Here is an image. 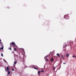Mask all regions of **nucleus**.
Listing matches in <instances>:
<instances>
[{
	"label": "nucleus",
	"mask_w": 76,
	"mask_h": 76,
	"mask_svg": "<svg viewBox=\"0 0 76 76\" xmlns=\"http://www.w3.org/2000/svg\"><path fill=\"white\" fill-rule=\"evenodd\" d=\"M10 47H11V45H12L14 48H16L18 47L17 45H16V44H15V42H11V43H10Z\"/></svg>",
	"instance_id": "1"
},
{
	"label": "nucleus",
	"mask_w": 76,
	"mask_h": 76,
	"mask_svg": "<svg viewBox=\"0 0 76 76\" xmlns=\"http://www.w3.org/2000/svg\"><path fill=\"white\" fill-rule=\"evenodd\" d=\"M64 18H66V19H69V15H66L64 16Z\"/></svg>",
	"instance_id": "2"
},
{
	"label": "nucleus",
	"mask_w": 76,
	"mask_h": 76,
	"mask_svg": "<svg viewBox=\"0 0 76 76\" xmlns=\"http://www.w3.org/2000/svg\"><path fill=\"white\" fill-rule=\"evenodd\" d=\"M69 44L71 45V46H72V44H73V42L72 41H70L69 42Z\"/></svg>",
	"instance_id": "3"
},
{
	"label": "nucleus",
	"mask_w": 76,
	"mask_h": 76,
	"mask_svg": "<svg viewBox=\"0 0 76 76\" xmlns=\"http://www.w3.org/2000/svg\"><path fill=\"white\" fill-rule=\"evenodd\" d=\"M66 56L67 57H69V53H67L66 54Z\"/></svg>",
	"instance_id": "4"
},
{
	"label": "nucleus",
	"mask_w": 76,
	"mask_h": 76,
	"mask_svg": "<svg viewBox=\"0 0 76 76\" xmlns=\"http://www.w3.org/2000/svg\"><path fill=\"white\" fill-rule=\"evenodd\" d=\"M7 71H8L9 70V67L7 66Z\"/></svg>",
	"instance_id": "5"
},
{
	"label": "nucleus",
	"mask_w": 76,
	"mask_h": 76,
	"mask_svg": "<svg viewBox=\"0 0 76 76\" xmlns=\"http://www.w3.org/2000/svg\"><path fill=\"white\" fill-rule=\"evenodd\" d=\"M10 71H8V75H10Z\"/></svg>",
	"instance_id": "6"
},
{
	"label": "nucleus",
	"mask_w": 76,
	"mask_h": 76,
	"mask_svg": "<svg viewBox=\"0 0 76 76\" xmlns=\"http://www.w3.org/2000/svg\"><path fill=\"white\" fill-rule=\"evenodd\" d=\"M64 46H65V47H66V46H67V45H66V44L65 43V45H64Z\"/></svg>",
	"instance_id": "7"
},
{
	"label": "nucleus",
	"mask_w": 76,
	"mask_h": 76,
	"mask_svg": "<svg viewBox=\"0 0 76 76\" xmlns=\"http://www.w3.org/2000/svg\"><path fill=\"white\" fill-rule=\"evenodd\" d=\"M56 55L58 56V57H60V55H59V54H58V53H57Z\"/></svg>",
	"instance_id": "8"
},
{
	"label": "nucleus",
	"mask_w": 76,
	"mask_h": 76,
	"mask_svg": "<svg viewBox=\"0 0 76 76\" xmlns=\"http://www.w3.org/2000/svg\"><path fill=\"white\" fill-rule=\"evenodd\" d=\"M17 63V61H14V64H16Z\"/></svg>",
	"instance_id": "9"
},
{
	"label": "nucleus",
	"mask_w": 76,
	"mask_h": 76,
	"mask_svg": "<svg viewBox=\"0 0 76 76\" xmlns=\"http://www.w3.org/2000/svg\"><path fill=\"white\" fill-rule=\"evenodd\" d=\"M51 61H54V59H53V58H51Z\"/></svg>",
	"instance_id": "10"
},
{
	"label": "nucleus",
	"mask_w": 76,
	"mask_h": 76,
	"mask_svg": "<svg viewBox=\"0 0 76 76\" xmlns=\"http://www.w3.org/2000/svg\"><path fill=\"white\" fill-rule=\"evenodd\" d=\"M14 51H16V48H14Z\"/></svg>",
	"instance_id": "11"
},
{
	"label": "nucleus",
	"mask_w": 76,
	"mask_h": 76,
	"mask_svg": "<svg viewBox=\"0 0 76 76\" xmlns=\"http://www.w3.org/2000/svg\"><path fill=\"white\" fill-rule=\"evenodd\" d=\"M10 50H12V48H9V50H10Z\"/></svg>",
	"instance_id": "12"
},
{
	"label": "nucleus",
	"mask_w": 76,
	"mask_h": 76,
	"mask_svg": "<svg viewBox=\"0 0 76 76\" xmlns=\"http://www.w3.org/2000/svg\"><path fill=\"white\" fill-rule=\"evenodd\" d=\"M34 69H36V70H38V69L36 68L35 67H34Z\"/></svg>",
	"instance_id": "13"
},
{
	"label": "nucleus",
	"mask_w": 76,
	"mask_h": 76,
	"mask_svg": "<svg viewBox=\"0 0 76 76\" xmlns=\"http://www.w3.org/2000/svg\"><path fill=\"white\" fill-rule=\"evenodd\" d=\"M44 72V70H42V71H41V72Z\"/></svg>",
	"instance_id": "14"
},
{
	"label": "nucleus",
	"mask_w": 76,
	"mask_h": 76,
	"mask_svg": "<svg viewBox=\"0 0 76 76\" xmlns=\"http://www.w3.org/2000/svg\"><path fill=\"white\" fill-rule=\"evenodd\" d=\"M40 73V71H39L38 72V75H39V73Z\"/></svg>",
	"instance_id": "15"
},
{
	"label": "nucleus",
	"mask_w": 76,
	"mask_h": 76,
	"mask_svg": "<svg viewBox=\"0 0 76 76\" xmlns=\"http://www.w3.org/2000/svg\"><path fill=\"white\" fill-rule=\"evenodd\" d=\"M1 49L2 50H3V47H1Z\"/></svg>",
	"instance_id": "16"
},
{
	"label": "nucleus",
	"mask_w": 76,
	"mask_h": 76,
	"mask_svg": "<svg viewBox=\"0 0 76 76\" xmlns=\"http://www.w3.org/2000/svg\"><path fill=\"white\" fill-rule=\"evenodd\" d=\"M76 56H75V55H73V56H72V57H76Z\"/></svg>",
	"instance_id": "17"
},
{
	"label": "nucleus",
	"mask_w": 76,
	"mask_h": 76,
	"mask_svg": "<svg viewBox=\"0 0 76 76\" xmlns=\"http://www.w3.org/2000/svg\"><path fill=\"white\" fill-rule=\"evenodd\" d=\"M1 56H2V57H3V55L2 53H1Z\"/></svg>",
	"instance_id": "18"
},
{
	"label": "nucleus",
	"mask_w": 76,
	"mask_h": 76,
	"mask_svg": "<svg viewBox=\"0 0 76 76\" xmlns=\"http://www.w3.org/2000/svg\"><path fill=\"white\" fill-rule=\"evenodd\" d=\"M12 71H14V69H12Z\"/></svg>",
	"instance_id": "19"
},
{
	"label": "nucleus",
	"mask_w": 76,
	"mask_h": 76,
	"mask_svg": "<svg viewBox=\"0 0 76 76\" xmlns=\"http://www.w3.org/2000/svg\"><path fill=\"white\" fill-rule=\"evenodd\" d=\"M61 56H62V58H64V57H63V55H61Z\"/></svg>",
	"instance_id": "20"
},
{
	"label": "nucleus",
	"mask_w": 76,
	"mask_h": 76,
	"mask_svg": "<svg viewBox=\"0 0 76 76\" xmlns=\"http://www.w3.org/2000/svg\"><path fill=\"white\" fill-rule=\"evenodd\" d=\"M47 61H48V59H47Z\"/></svg>",
	"instance_id": "21"
},
{
	"label": "nucleus",
	"mask_w": 76,
	"mask_h": 76,
	"mask_svg": "<svg viewBox=\"0 0 76 76\" xmlns=\"http://www.w3.org/2000/svg\"><path fill=\"white\" fill-rule=\"evenodd\" d=\"M53 69V70H55V68L54 67Z\"/></svg>",
	"instance_id": "22"
},
{
	"label": "nucleus",
	"mask_w": 76,
	"mask_h": 76,
	"mask_svg": "<svg viewBox=\"0 0 76 76\" xmlns=\"http://www.w3.org/2000/svg\"><path fill=\"white\" fill-rule=\"evenodd\" d=\"M63 64H66V63H63Z\"/></svg>",
	"instance_id": "23"
},
{
	"label": "nucleus",
	"mask_w": 76,
	"mask_h": 76,
	"mask_svg": "<svg viewBox=\"0 0 76 76\" xmlns=\"http://www.w3.org/2000/svg\"><path fill=\"white\" fill-rule=\"evenodd\" d=\"M45 58H46V59H47V57H45Z\"/></svg>",
	"instance_id": "24"
},
{
	"label": "nucleus",
	"mask_w": 76,
	"mask_h": 76,
	"mask_svg": "<svg viewBox=\"0 0 76 76\" xmlns=\"http://www.w3.org/2000/svg\"><path fill=\"white\" fill-rule=\"evenodd\" d=\"M64 50L65 51V50H66V49H65V50H64Z\"/></svg>",
	"instance_id": "25"
},
{
	"label": "nucleus",
	"mask_w": 76,
	"mask_h": 76,
	"mask_svg": "<svg viewBox=\"0 0 76 76\" xmlns=\"http://www.w3.org/2000/svg\"><path fill=\"white\" fill-rule=\"evenodd\" d=\"M1 41V39H0V41Z\"/></svg>",
	"instance_id": "26"
},
{
	"label": "nucleus",
	"mask_w": 76,
	"mask_h": 76,
	"mask_svg": "<svg viewBox=\"0 0 76 76\" xmlns=\"http://www.w3.org/2000/svg\"><path fill=\"white\" fill-rule=\"evenodd\" d=\"M5 69L6 70V69Z\"/></svg>",
	"instance_id": "27"
},
{
	"label": "nucleus",
	"mask_w": 76,
	"mask_h": 76,
	"mask_svg": "<svg viewBox=\"0 0 76 76\" xmlns=\"http://www.w3.org/2000/svg\"><path fill=\"white\" fill-rule=\"evenodd\" d=\"M1 50V48H0V50Z\"/></svg>",
	"instance_id": "28"
}]
</instances>
